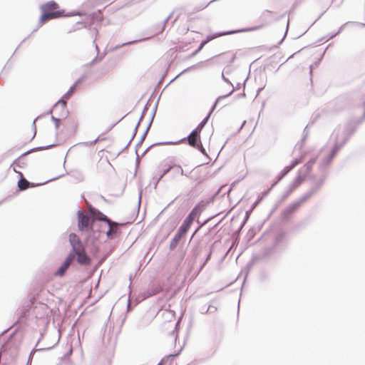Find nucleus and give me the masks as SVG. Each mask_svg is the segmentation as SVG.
I'll return each mask as SVG.
<instances>
[{
	"instance_id": "40",
	"label": "nucleus",
	"mask_w": 365,
	"mask_h": 365,
	"mask_svg": "<svg viewBox=\"0 0 365 365\" xmlns=\"http://www.w3.org/2000/svg\"><path fill=\"white\" fill-rule=\"evenodd\" d=\"M141 191L140 192V194H139V202H138V204L140 205V199H141Z\"/></svg>"
},
{
	"instance_id": "23",
	"label": "nucleus",
	"mask_w": 365,
	"mask_h": 365,
	"mask_svg": "<svg viewBox=\"0 0 365 365\" xmlns=\"http://www.w3.org/2000/svg\"><path fill=\"white\" fill-rule=\"evenodd\" d=\"M293 169L292 166H291L290 165H288V166H286L283 171H282V173L281 175V176L278 179V181L280 180L282 178H284L289 171H291Z\"/></svg>"
},
{
	"instance_id": "24",
	"label": "nucleus",
	"mask_w": 365,
	"mask_h": 365,
	"mask_svg": "<svg viewBox=\"0 0 365 365\" xmlns=\"http://www.w3.org/2000/svg\"><path fill=\"white\" fill-rule=\"evenodd\" d=\"M210 115V113H209V115L205 117L200 123L199 125L197 126V130H202V128H204V126L205 125V124L207 123V120H208V118H209V116Z\"/></svg>"
},
{
	"instance_id": "17",
	"label": "nucleus",
	"mask_w": 365,
	"mask_h": 365,
	"mask_svg": "<svg viewBox=\"0 0 365 365\" xmlns=\"http://www.w3.org/2000/svg\"><path fill=\"white\" fill-rule=\"evenodd\" d=\"M179 353H177L175 354H170L166 358L163 359L162 361L158 364V365H163L167 364L168 365L170 363V361L177 355H178Z\"/></svg>"
},
{
	"instance_id": "30",
	"label": "nucleus",
	"mask_w": 365,
	"mask_h": 365,
	"mask_svg": "<svg viewBox=\"0 0 365 365\" xmlns=\"http://www.w3.org/2000/svg\"><path fill=\"white\" fill-rule=\"evenodd\" d=\"M185 140H186V138H182L180 140H178V141H176V142L170 141V142L162 143L161 144L176 145V144L180 143V142L185 141Z\"/></svg>"
},
{
	"instance_id": "29",
	"label": "nucleus",
	"mask_w": 365,
	"mask_h": 365,
	"mask_svg": "<svg viewBox=\"0 0 365 365\" xmlns=\"http://www.w3.org/2000/svg\"><path fill=\"white\" fill-rule=\"evenodd\" d=\"M51 119H52V120H53V121L54 122V123H55V128H56V129H58V127H59V121H60V119H59V118H56V117H54V116H53V115L51 116Z\"/></svg>"
},
{
	"instance_id": "3",
	"label": "nucleus",
	"mask_w": 365,
	"mask_h": 365,
	"mask_svg": "<svg viewBox=\"0 0 365 365\" xmlns=\"http://www.w3.org/2000/svg\"><path fill=\"white\" fill-rule=\"evenodd\" d=\"M262 27V26H255L253 28H248V29H245L238 30V31H230L214 34L212 35L208 36L207 37L206 40L201 42V43L200 44L199 47H198V51H200L205 46V45L207 44L209 41H210L211 40L216 38L217 37L225 36V35L232 34H235V33H238V32H246V31H255V30L259 29Z\"/></svg>"
},
{
	"instance_id": "10",
	"label": "nucleus",
	"mask_w": 365,
	"mask_h": 365,
	"mask_svg": "<svg viewBox=\"0 0 365 365\" xmlns=\"http://www.w3.org/2000/svg\"><path fill=\"white\" fill-rule=\"evenodd\" d=\"M77 257V262L81 265L88 264L91 262L89 257L86 255L85 250L76 253L75 257Z\"/></svg>"
},
{
	"instance_id": "5",
	"label": "nucleus",
	"mask_w": 365,
	"mask_h": 365,
	"mask_svg": "<svg viewBox=\"0 0 365 365\" xmlns=\"http://www.w3.org/2000/svg\"><path fill=\"white\" fill-rule=\"evenodd\" d=\"M69 242L72 247V250L70 253H73L75 255L76 253L85 250L81 240L76 234L71 233L69 235Z\"/></svg>"
},
{
	"instance_id": "7",
	"label": "nucleus",
	"mask_w": 365,
	"mask_h": 365,
	"mask_svg": "<svg viewBox=\"0 0 365 365\" xmlns=\"http://www.w3.org/2000/svg\"><path fill=\"white\" fill-rule=\"evenodd\" d=\"M74 259V255L73 253H69L66 259L63 261L61 267L58 268V269L56 272V275L62 276L64 274L67 269L71 265V262Z\"/></svg>"
},
{
	"instance_id": "37",
	"label": "nucleus",
	"mask_w": 365,
	"mask_h": 365,
	"mask_svg": "<svg viewBox=\"0 0 365 365\" xmlns=\"http://www.w3.org/2000/svg\"><path fill=\"white\" fill-rule=\"evenodd\" d=\"M93 43L95 44L96 50L97 53H98V52H99L98 46V45L95 43V41H93Z\"/></svg>"
},
{
	"instance_id": "43",
	"label": "nucleus",
	"mask_w": 365,
	"mask_h": 365,
	"mask_svg": "<svg viewBox=\"0 0 365 365\" xmlns=\"http://www.w3.org/2000/svg\"><path fill=\"white\" fill-rule=\"evenodd\" d=\"M130 307V300H128V308L129 309Z\"/></svg>"
},
{
	"instance_id": "16",
	"label": "nucleus",
	"mask_w": 365,
	"mask_h": 365,
	"mask_svg": "<svg viewBox=\"0 0 365 365\" xmlns=\"http://www.w3.org/2000/svg\"><path fill=\"white\" fill-rule=\"evenodd\" d=\"M29 184V182L24 178H21L18 182V186L21 190H24L28 188Z\"/></svg>"
},
{
	"instance_id": "42",
	"label": "nucleus",
	"mask_w": 365,
	"mask_h": 365,
	"mask_svg": "<svg viewBox=\"0 0 365 365\" xmlns=\"http://www.w3.org/2000/svg\"><path fill=\"white\" fill-rule=\"evenodd\" d=\"M170 19V16H168L165 19V24Z\"/></svg>"
},
{
	"instance_id": "11",
	"label": "nucleus",
	"mask_w": 365,
	"mask_h": 365,
	"mask_svg": "<svg viewBox=\"0 0 365 365\" xmlns=\"http://www.w3.org/2000/svg\"><path fill=\"white\" fill-rule=\"evenodd\" d=\"M304 176L302 175V171L299 170L298 175L293 181V182L289 185L288 194L291 193L295 188H297L304 180Z\"/></svg>"
},
{
	"instance_id": "48",
	"label": "nucleus",
	"mask_w": 365,
	"mask_h": 365,
	"mask_svg": "<svg viewBox=\"0 0 365 365\" xmlns=\"http://www.w3.org/2000/svg\"><path fill=\"white\" fill-rule=\"evenodd\" d=\"M312 72V66L310 67V73Z\"/></svg>"
},
{
	"instance_id": "45",
	"label": "nucleus",
	"mask_w": 365,
	"mask_h": 365,
	"mask_svg": "<svg viewBox=\"0 0 365 365\" xmlns=\"http://www.w3.org/2000/svg\"><path fill=\"white\" fill-rule=\"evenodd\" d=\"M36 135V130H34V135H33V137H35Z\"/></svg>"
},
{
	"instance_id": "44",
	"label": "nucleus",
	"mask_w": 365,
	"mask_h": 365,
	"mask_svg": "<svg viewBox=\"0 0 365 365\" xmlns=\"http://www.w3.org/2000/svg\"><path fill=\"white\" fill-rule=\"evenodd\" d=\"M209 309H210V308H208V309L206 310L205 313H207V312H208V311H209Z\"/></svg>"
},
{
	"instance_id": "36",
	"label": "nucleus",
	"mask_w": 365,
	"mask_h": 365,
	"mask_svg": "<svg viewBox=\"0 0 365 365\" xmlns=\"http://www.w3.org/2000/svg\"><path fill=\"white\" fill-rule=\"evenodd\" d=\"M32 127L34 130H36V119L33 121Z\"/></svg>"
},
{
	"instance_id": "34",
	"label": "nucleus",
	"mask_w": 365,
	"mask_h": 365,
	"mask_svg": "<svg viewBox=\"0 0 365 365\" xmlns=\"http://www.w3.org/2000/svg\"><path fill=\"white\" fill-rule=\"evenodd\" d=\"M222 80H223L225 82H226V83H227L230 84L232 86H232V83H231V82H230L227 78H226L225 77V76H224V73H222Z\"/></svg>"
},
{
	"instance_id": "27",
	"label": "nucleus",
	"mask_w": 365,
	"mask_h": 365,
	"mask_svg": "<svg viewBox=\"0 0 365 365\" xmlns=\"http://www.w3.org/2000/svg\"><path fill=\"white\" fill-rule=\"evenodd\" d=\"M200 132L201 130H197V128H196L190 133L189 135H190V137H200Z\"/></svg>"
},
{
	"instance_id": "28",
	"label": "nucleus",
	"mask_w": 365,
	"mask_h": 365,
	"mask_svg": "<svg viewBox=\"0 0 365 365\" xmlns=\"http://www.w3.org/2000/svg\"><path fill=\"white\" fill-rule=\"evenodd\" d=\"M195 148H197L198 150L200 151L204 155H207L205 148H203L202 143H198L197 146H196Z\"/></svg>"
},
{
	"instance_id": "4",
	"label": "nucleus",
	"mask_w": 365,
	"mask_h": 365,
	"mask_svg": "<svg viewBox=\"0 0 365 365\" xmlns=\"http://www.w3.org/2000/svg\"><path fill=\"white\" fill-rule=\"evenodd\" d=\"M345 143V141H343L342 143H339L336 142L330 152L326 157H324L322 161L320 162L319 165V168L320 170L325 169L331 162L339 150L343 146V145Z\"/></svg>"
},
{
	"instance_id": "26",
	"label": "nucleus",
	"mask_w": 365,
	"mask_h": 365,
	"mask_svg": "<svg viewBox=\"0 0 365 365\" xmlns=\"http://www.w3.org/2000/svg\"><path fill=\"white\" fill-rule=\"evenodd\" d=\"M200 132L201 130H197V128H196L190 133L189 135H190V137H200Z\"/></svg>"
},
{
	"instance_id": "2",
	"label": "nucleus",
	"mask_w": 365,
	"mask_h": 365,
	"mask_svg": "<svg viewBox=\"0 0 365 365\" xmlns=\"http://www.w3.org/2000/svg\"><path fill=\"white\" fill-rule=\"evenodd\" d=\"M58 8V4L51 1L41 6L42 15L39 20V24L42 25L46 21L58 17L61 15L60 11H53Z\"/></svg>"
},
{
	"instance_id": "8",
	"label": "nucleus",
	"mask_w": 365,
	"mask_h": 365,
	"mask_svg": "<svg viewBox=\"0 0 365 365\" xmlns=\"http://www.w3.org/2000/svg\"><path fill=\"white\" fill-rule=\"evenodd\" d=\"M78 228L80 230L83 231L85 228L88 227L90 218L87 214L80 210L78 212Z\"/></svg>"
},
{
	"instance_id": "46",
	"label": "nucleus",
	"mask_w": 365,
	"mask_h": 365,
	"mask_svg": "<svg viewBox=\"0 0 365 365\" xmlns=\"http://www.w3.org/2000/svg\"><path fill=\"white\" fill-rule=\"evenodd\" d=\"M52 146H53V145H50L47 146L46 148H49V147H52Z\"/></svg>"
},
{
	"instance_id": "14",
	"label": "nucleus",
	"mask_w": 365,
	"mask_h": 365,
	"mask_svg": "<svg viewBox=\"0 0 365 365\" xmlns=\"http://www.w3.org/2000/svg\"><path fill=\"white\" fill-rule=\"evenodd\" d=\"M208 65H209L208 61H202L196 65H193L190 67L185 68V70L182 71V73H183L187 72V71H189L190 70H193V69H200L205 66H207Z\"/></svg>"
},
{
	"instance_id": "6",
	"label": "nucleus",
	"mask_w": 365,
	"mask_h": 365,
	"mask_svg": "<svg viewBox=\"0 0 365 365\" xmlns=\"http://www.w3.org/2000/svg\"><path fill=\"white\" fill-rule=\"evenodd\" d=\"M309 197H310V195L305 194L304 195L302 196L298 201L289 205L284 210V211L283 212V214L284 215H288L293 213L295 210H297L298 209V207L301 205V204H302L303 202L307 201Z\"/></svg>"
},
{
	"instance_id": "33",
	"label": "nucleus",
	"mask_w": 365,
	"mask_h": 365,
	"mask_svg": "<svg viewBox=\"0 0 365 365\" xmlns=\"http://www.w3.org/2000/svg\"><path fill=\"white\" fill-rule=\"evenodd\" d=\"M138 41H129V42H127V43H124L121 45H119L118 46H116V48H120L122 46H126V45H130V44H132V43H134L135 42H138Z\"/></svg>"
},
{
	"instance_id": "41",
	"label": "nucleus",
	"mask_w": 365,
	"mask_h": 365,
	"mask_svg": "<svg viewBox=\"0 0 365 365\" xmlns=\"http://www.w3.org/2000/svg\"><path fill=\"white\" fill-rule=\"evenodd\" d=\"M200 51H198V48L192 53V56L196 55Z\"/></svg>"
},
{
	"instance_id": "12",
	"label": "nucleus",
	"mask_w": 365,
	"mask_h": 365,
	"mask_svg": "<svg viewBox=\"0 0 365 365\" xmlns=\"http://www.w3.org/2000/svg\"><path fill=\"white\" fill-rule=\"evenodd\" d=\"M326 180V175H323L320 178V179L317 181L314 187H312L306 195H310V197L312 196L314 193H316L323 185Z\"/></svg>"
},
{
	"instance_id": "15",
	"label": "nucleus",
	"mask_w": 365,
	"mask_h": 365,
	"mask_svg": "<svg viewBox=\"0 0 365 365\" xmlns=\"http://www.w3.org/2000/svg\"><path fill=\"white\" fill-rule=\"evenodd\" d=\"M187 140L188 144L193 148H195L198 143H201L200 137H190V135L187 136Z\"/></svg>"
},
{
	"instance_id": "22",
	"label": "nucleus",
	"mask_w": 365,
	"mask_h": 365,
	"mask_svg": "<svg viewBox=\"0 0 365 365\" xmlns=\"http://www.w3.org/2000/svg\"><path fill=\"white\" fill-rule=\"evenodd\" d=\"M172 169L171 166H169L168 168L165 169L162 173L159 175L158 178L157 179V181L155 184V187L157 186L158 183L160 182V180L163 178L165 175H166L170 170Z\"/></svg>"
},
{
	"instance_id": "35",
	"label": "nucleus",
	"mask_w": 365,
	"mask_h": 365,
	"mask_svg": "<svg viewBox=\"0 0 365 365\" xmlns=\"http://www.w3.org/2000/svg\"><path fill=\"white\" fill-rule=\"evenodd\" d=\"M340 31H339L338 32H336V34H331L329 37V39L330 38H332L333 37H334L335 36H336L338 34H339Z\"/></svg>"
},
{
	"instance_id": "21",
	"label": "nucleus",
	"mask_w": 365,
	"mask_h": 365,
	"mask_svg": "<svg viewBox=\"0 0 365 365\" xmlns=\"http://www.w3.org/2000/svg\"><path fill=\"white\" fill-rule=\"evenodd\" d=\"M234 91V89H232L228 94L227 95H224V96H219L216 101H215V103L214 104L213 107L212 108V110L210 111V113L215 109V108L216 107L217 104L222 100V99H224L225 98H227L228 96H230Z\"/></svg>"
},
{
	"instance_id": "1",
	"label": "nucleus",
	"mask_w": 365,
	"mask_h": 365,
	"mask_svg": "<svg viewBox=\"0 0 365 365\" xmlns=\"http://www.w3.org/2000/svg\"><path fill=\"white\" fill-rule=\"evenodd\" d=\"M199 207L195 206L190 213L187 215V217L185 219L181 226L179 227L177 234L175 235L174 238L170 242V248L173 249L175 247L178 242L180 240L182 237L187 232L189 229L191 223L194 220L195 217L199 212Z\"/></svg>"
},
{
	"instance_id": "18",
	"label": "nucleus",
	"mask_w": 365,
	"mask_h": 365,
	"mask_svg": "<svg viewBox=\"0 0 365 365\" xmlns=\"http://www.w3.org/2000/svg\"><path fill=\"white\" fill-rule=\"evenodd\" d=\"M153 118H154V114L153 115L152 118H151V120H150V122H149V123H148V126H147V128H146V129H145V130L144 133L143 134V135H142V137H141V138H140V141H139V143H138L137 146H140V145L142 144L143 141L144 140V139H145V136H146V135H147V133H148V130H149V128H150V125H151V123H152V122H153Z\"/></svg>"
},
{
	"instance_id": "13",
	"label": "nucleus",
	"mask_w": 365,
	"mask_h": 365,
	"mask_svg": "<svg viewBox=\"0 0 365 365\" xmlns=\"http://www.w3.org/2000/svg\"><path fill=\"white\" fill-rule=\"evenodd\" d=\"M317 158H312L309 162H307L305 165L304 166V168L301 170L302 171V175L306 177L307 174L310 173V171L312 169L313 165L316 163Z\"/></svg>"
},
{
	"instance_id": "47",
	"label": "nucleus",
	"mask_w": 365,
	"mask_h": 365,
	"mask_svg": "<svg viewBox=\"0 0 365 365\" xmlns=\"http://www.w3.org/2000/svg\"><path fill=\"white\" fill-rule=\"evenodd\" d=\"M57 178H55V179H56ZM53 180H54V178H53ZM48 181H52V179H50Z\"/></svg>"
},
{
	"instance_id": "49",
	"label": "nucleus",
	"mask_w": 365,
	"mask_h": 365,
	"mask_svg": "<svg viewBox=\"0 0 365 365\" xmlns=\"http://www.w3.org/2000/svg\"><path fill=\"white\" fill-rule=\"evenodd\" d=\"M363 26H365V23H364V24H363Z\"/></svg>"
},
{
	"instance_id": "9",
	"label": "nucleus",
	"mask_w": 365,
	"mask_h": 365,
	"mask_svg": "<svg viewBox=\"0 0 365 365\" xmlns=\"http://www.w3.org/2000/svg\"><path fill=\"white\" fill-rule=\"evenodd\" d=\"M101 220L105 221L108 223L109 229L106 232V235L108 237L112 236L113 233H115L118 230V223L111 221L107 216L103 215L102 217L100 218Z\"/></svg>"
},
{
	"instance_id": "39",
	"label": "nucleus",
	"mask_w": 365,
	"mask_h": 365,
	"mask_svg": "<svg viewBox=\"0 0 365 365\" xmlns=\"http://www.w3.org/2000/svg\"><path fill=\"white\" fill-rule=\"evenodd\" d=\"M72 353V349H70L69 351L67 353L66 356H68L71 354Z\"/></svg>"
},
{
	"instance_id": "31",
	"label": "nucleus",
	"mask_w": 365,
	"mask_h": 365,
	"mask_svg": "<svg viewBox=\"0 0 365 365\" xmlns=\"http://www.w3.org/2000/svg\"><path fill=\"white\" fill-rule=\"evenodd\" d=\"M302 158L294 160L290 164L291 166L294 168L296 165H297L299 163H301Z\"/></svg>"
},
{
	"instance_id": "32",
	"label": "nucleus",
	"mask_w": 365,
	"mask_h": 365,
	"mask_svg": "<svg viewBox=\"0 0 365 365\" xmlns=\"http://www.w3.org/2000/svg\"><path fill=\"white\" fill-rule=\"evenodd\" d=\"M142 118H143V115H141V117L140 118V120H139L138 123H137V125H136V126H135V128L134 129V133L133 135L132 139L134 138V136L135 135V134L137 133L138 128L139 126L140 122L142 120Z\"/></svg>"
},
{
	"instance_id": "38",
	"label": "nucleus",
	"mask_w": 365,
	"mask_h": 365,
	"mask_svg": "<svg viewBox=\"0 0 365 365\" xmlns=\"http://www.w3.org/2000/svg\"><path fill=\"white\" fill-rule=\"evenodd\" d=\"M75 15H81V14L80 13H72V14H68L67 16H75Z\"/></svg>"
},
{
	"instance_id": "25",
	"label": "nucleus",
	"mask_w": 365,
	"mask_h": 365,
	"mask_svg": "<svg viewBox=\"0 0 365 365\" xmlns=\"http://www.w3.org/2000/svg\"><path fill=\"white\" fill-rule=\"evenodd\" d=\"M58 106H61L62 108H64L66 106V101L63 98L59 100L54 106L53 109L56 108Z\"/></svg>"
},
{
	"instance_id": "20",
	"label": "nucleus",
	"mask_w": 365,
	"mask_h": 365,
	"mask_svg": "<svg viewBox=\"0 0 365 365\" xmlns=\"http://www.w3.org/2000/svg\"><path fill=\"white\" fill-rule=\"evenodd\" d=\"M80 81H77L69 89L68 91L66 92V93L63 96V98H68L71 95L72 93H73L74 90L76 89V87L77 86V84Z\"/></svg>"
},
{
	"instance_id": "19",
	"label": "nucleus",
	"mask_w": 365,
	"mask_h": 365,
	"mask_svg": "<svg viewBox=\"0 0 365 365\" xmlns=\"http://www.w3.org/2000/svg\"><path fill=\"white\" fill-rule=\"evenodd\" d=\"M172 167V169L173 173L175 174H180L181 175H184V171L182 168V167L180 165H170Z\"/></svg>"
}]
</instances>
